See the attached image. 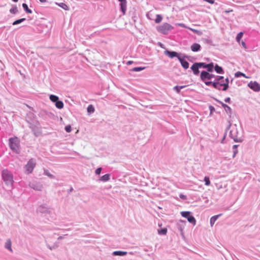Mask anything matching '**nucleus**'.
<instances>
[{"mask_svg":"<svg viewBox=\"0 0 260 260\" xmlns=\"http://www.w3.org/2000/svg\"><path fill=\"white\" fill-rule=\"evenodd\" d=\"M94 111H95V109H94V106L92 105H88V106L87 107V112L88 115H90V114L94 113Z\"/></svg>","mask_w":260,"mask_h":260,"instance_id":"nucleus-24","label":"nucleus"},{"mask_svg":"<svg viewBox=\"0 0 260 260\" xmlns=\"http://www.w3.org/2000/svg\"><path fill=\"white\" fill-rule=\"evenodd\" d=\"M241 45H242V46L245 48L246 49V43L243 42V41H242L241 42Z\"/></svg>","mask_w":260,"mask_h":260,"instance_id":"nucleus-56","label":"nucleus"},{"mask_svg":"<svg viewBox=\"0 0 260 260\" xmlns=\"http://www.w3.org/2000/svg\"><path fill=\"white\" fill-rule=\"evenodd\" d=\"M205 42L207 44H210L212 42L211 40L209 39H205Z\"/></svg>","mask_w":260,"mask_h":260,"instance_id":"nucleus-55","label":"nucleus"},{"mask_svg":"<svg viewBox=\"0 0 260 260\" xmlns=\"http://www.w3.org/2000/svg\"><path fill=\"white\" fill-rule=\"evenodd\" d=\"M178 60L184 69H187L189 68V63L184 58L181 57H178Z\"/></svg>","mask_w":260,"mask_h":260,"instance_id":"nucleus-16","label":"nucleus"},{"mask_svg":"<svg viewBox=\"0 0 260 260\" xmlns=\"http://www.w3.org/2000/svg\"><path fill=\"white\" fill-rule=\"evenodd\" d=\"M174 27L168 23H165L161 25L157 26V30L158 32L164 34L168 35L170 30L173 29Z\"/></svg>","mask_w":260,"mask_h":260,"instance_id":"nucleus-6","label":"nucleus"},{"mask_svg":"<svg viewBox=\"0 0 260 260\" xmlns=\"http://www.w3.org/2000/svg\"><path fill=\"white\" fill-rule=\"evenodd\" d=\"M176 25L178 26H180V27H183V28H187V29H188V28H189V27L187 26L185 24H184L183 23H176Z\"/></svg>","mask_w":260,"mask_h":260,"instance_id":"nucleus-45","label":"nucleus"},{"mask_svg":"<svg viewBox=\"0 0 260 260\" xmlns=\"http://www.w3.org/2000/svg\"><path fill=\"white\" fill-rule=\"evenodd\" d=\"M39 1L41 2V3H45L46 2V0H39Z\"/></svg>","mask_w":260,"mask_h":260,"instance_id":"nucleus-63","label":"nucleus"},{"mask_svg":"<svg viewBox=\"0 0 260 260\" xmlns=\"http://www.w3.org/2000/svg\"><path fill=\"white\" fill-rule=\"evenodd\" d=\"M29 186L35 190L41 191L43 188V185L39 182L33 181L29 183Z\"/></svg>","mask_w":260,"mask_h":260,"instance_id":"nucleus-10","label":"nucleus"},{"mask_svg":"<svg viewBox=\"0 0 260 260\" xmlns=\"http://www.w3.org/2000/svg\"><path fill=\"white\" fill-rule=\"evenodd\" d=\"M230 128L231 129L229 133V137L232 139L235 142H242L243 139L239 136V133L236 125L232 126L231 123H230L226 127V131Z\"/></svg>","mask_w":260,"mask_h":260,"instance_id":"nucleus-3","label":"nucleus"},{"mask_svg":"<svg viewBox=\"0 0 260 260\" xmlns=\"http://www.w3.org/2000/svg\"><path fill=\"white\" fill-rule=\"evenodd\" d=\"M26 121L29 123V127L31 129L34 135L38 137L42 134L40 123L35 117L33 113H30L26 118Z\"/></svg>","mask_w":260,"mask_h":260,"instance_id":"nucleus-1","label":"nucleus"},{"mask_svg":"<svg viewBox=\"0 0 260 260\" xmlns=\"http://www.w3.org/2000/svg\"><path fill=\"white\" fill-rule=\"evenodd\" d=\"M167 233V229L166 228H161L158 230V233L159 235H165Z\"/></svg>","mask_w":260,"mask_h":260,"instance_id":"nucleus-37","label":"nucleus"},{"mask_svg":"<svg viewBox=\"0 0 260 260\" xmlns=\"http://www.w3.org/2000/svg\"><path fill=\"white\" fill-rule=\"evenodd\" d=\"M120 10L124 15L125 14L127 7V2H120Z\"/></svg>","mask_w":260,"mask_h":260,"instance_id":"nucleus-18","label":"nucleus"},{"mask_svg":"<svg viewBox=\"0 0 260 260\" xmlns=\"http://www.w3.org/2000/svg\"><path fill=\"white\" fill-rule=\"evenodd\" d=\"M164 54L166 56H168V57H169L171 58H173L174 57H177V58L178 59V57H181L180 56V54L178 52H177L176 51H170L168 50H166L164 51Z\"/></svg>","mask_w":260,"mask_h":260,"instance_id":"nucleus-12","label":"nucleus"},{"mask_svg":"<svg viewBox=\"0 0 260 260\" xmlns=\"http://www.w3.org/2000/svg\"><path fill=\"white\" fill-rule=\"evenodd\" d=\"M193 74L196 76H198L200 74L199 67L196 62H194L190 68Z\"/></svg>","mask_w":260,"mask_h":260,"instance_id":"nucleus-13","label":"nucleus"},{"mask_svg":"<svg viewBox=\"0 0 260 260\" xmlns=\"http://www.w3.org/2000/svg\"><path fill=\"white\" fill-rule=\"evenodd\" d=\"M223 108H224V110L228 114H231L232 113V109L230 107H229L228 105H223Z\"/></svg>","mask_w":260,"mask_h":260,"instance_id":"nucleus-26","label":"nucleus"},{"mask_svg":"<svg viewBox=\"0 0 260 260\" xmlns=\"http://www.w3.org/2000/svg\"><path fill=\"white\" fill-rule=\"evenodd\" d=\"M22 7L24 10L25 11L26 13L31 14L32 13V11L28 8V6L26 4L23 3L22 4Z\"/></svg>","mask_w":260,"mask_h":260,"instance_id":"nucleus-29","label":"nucleus"},{"mask_svg":"<svg viewBox=\"0 0 260 260\" xmlns=\"http://www.w3.org/2000/svg\"><path fill=\"white\" fill-rule=\"evenodd\" d=\"M73 190V188L71 187L70 189L68 190V192L69 193H70L71 192H72Z\"/></svg>","mask_w":260,"mask_h":260,"instance_id":"nucleus-60","label":"nucleus"},{"mask_svg":"<svg viewBox=\"0 0 260 260\" xmlns=\"http://www.w3.org/2000/svg\"><path fill=\"white\" fill-rule=\"evenodd\" d=\"M215 100H216V101L217 102H218V103H219L220 104H221V105L222 107H223V105H225V104L223 103V102H222L221 101H219V100H216V99Z\"/></svg>","mask_w":260,"mask_h":260,"instance_id":"nucleus-52","label":"nucleus"},{"mask_svg":"<svg viewBox=\"0 0 260 260\" xmlns=\"http://www.w3.org/2000/svg\"><path fill=\"white\" fill-rule=\"evenodd\" d=\"M229 79L228 78L225 79L224 78V80L223 81V83L220 84V85H222L223 87L221 88V90L226 91L229 87Z\"/></svg>","mask_w":260,"mask_h":260,"instance_id":"nucleus-15","label":"nucleus"},{"mask_svg":"<svg viewBox=\"0 0 260 260\" xmlns=\"http://www.w3.org/2000/svg\"><path fill=\"white\" fill-rule=\"evenodd\" d=\"M119 2H127L126 0H118Z\"/></svg>","mask_w":260,"mask_h":260,"instance_id":"nucleus-62","label":"nucleus"},{"mask_svg":"<svg viewBox=\"0 0 260 260\" xmlns=\"http://www.w3.org/2000/svg\"><path fill=\"white\" fill-rule=\"evenodd\" d=\"M204 181L205 182V185L209 186L210 185V181L209 177L205 176L204 177Z\"/></svg>","mask_w":260,"mask_h":260,"instance_id":"nucleus-42","label":"nucleus"},{"mask_svg":"<svg viewBox=\"0 0 260 260\" xmlns=\"http://www.w3.org/2000/svg\"><path fill=\"white\" fill-rule=\"evenodd\" d=\"M36 165V160L34 158L30 159L24 167L26 173L27 174L31 173Z\"/></svg>","mask_w":260,"mask_h":260,"instance_id":"nucleus-8","label":"nucleus"},{"mask_svg":"<svg viewBox=\"0 0 260 260\" xmlns=\"http://www.w3.org/2000/svg\"><path fill=\"white\" fill-rule=\"evenodd\" d=\"M110 174H106L102 176V177H101L99 180L100 181H102V182H107V181H109L110 180Z\"/></svg>","mask_w":260,"mask_h":260,"instance_id":"nucleus-23","label":"nucleus"},{"mask_svg":"<svg viewBox=\"0 0 260 260\" xmlns=\"http://www.w3.org/2000/svg\"><path fill=\"white\" fill-rule=\"evenodd\" d=\"M133 63H134V61H133L129 60V61H128L126 63V64L127 65H130V64H133Z\"/></svg>","mask_w":260,"mask_h":260,"instance_id":"nucleus-57","label":"nucleus"},{"mask_svg":"<svg viewBox=\"0 0 260 260\" xmlns=\"http://www.w3.org/2000/svg\"><path fill=\"white\" fill-rule=\"evenodd\" d=\"M25 20H26V18H22L21 19L16 20L12 23V24L13 25H16L22 23V22L24 21Z\"/></svg>","mask_w":260,"mask_h":260,"instance_id":"nucleus-33","label":"nucleus"},{"mask_svg":"<svg viewBox=\"0 0 260 260\" xmlns=\"http://www.w3.org/2000/svg\"><path fill=\"white\" fill-rule=\"evenodd\" d=\"M126 251H115L112 253L113 256H122L127 254Z\"/></svg>","mask_w":260,"mask_h":260,"instance_id":"nucleus-22","label":"nucleus"},{"mask_svg":"<svg viewBox=\"0 0 260 260\" xmlns=\"http://www.w3.org/2000/svg\"><path fill=\"white\" fill-rule=\"evenodd\" d=\"M46 246L51 250L56 249L58 247L57 243H55L52 246H50L48 244H46Z\"/></svg>","mask_w":260,"mask_h":260,"instance_id":"nucleus-35","label":"nucleus"},{"mask_svg":"<svg viewBox=\"0 0 260 260\" xmlns=\"http://www.w3.org/2000/svg\"><path fill=\"white\" fill-rule=\"evenodd\" d=\"M58 5L65 10H68L69 9V7L63 3L58 4Z\"/></svg>","mask_w":260,"mask_h":260,"instance_id":"nucleus-39","label":"nucleus"},{"mask_svg":"<svg viewBox=\"0 0 260 260\" xmlns=\"http://www.w3.org/2000/svg\"><path fill=\"white\" fill-rule=\"evenodd\" d=\"M248 86L255 92L260 91V84L256 81H250L248 84Z\"/></svg>","mask_w":260,"mask_h":260,"instance_id":"nucleus-11","label":"nucleus"},{"mask_svg":"<svg viewBox=\"0 0 260 260\" xmlns=\"http://www.w3.org/2000/svg\"><path fill=\"white\" fill-rule=\"evenodd\" d=\"M243 35V33L242 32H240L237 34L236 39V41L240 43V41L241 39H242Z\"/></svg>","mask_w":260,"mask_h":260,"instance_id":"nucleus-40","label":"nucleus"},{"mask_svg":"<svg viewBox=\"0 0 260 260\" xmlns=\"http://www.w3.org/2000/svg\"><path fill=\"white\" fill-rule=\"evenodd\" d=\"M222 215V214H219L218 215H214L211 217L210 219V223L211 226H212L214 225L216 220Z\"/></svg>","mask_w":260,"mask_h":260,"instance_id":"nucleus-21","label":"nucleus"},{"mask_svg":"<svg viewBox=\"0 0 260 260\" xmlns=\"http://www.w3.org/2000/svg\"><path fill=\"white\" fill-rule=\"evenodd\" d=\"M210 72H208L205 70L202 71L200 74L201 80L206 84V82H211L210 81H207L208 80H210Z\"/></svg>","mask_w":260,"mask_h":260,"instance_id":"nucleus-9","label":"nucleus"},{"mask_svg":"<svg viewBox=\"0 0 260 260\" xmlns=\"http://www.w3.org/2000/svg\"><path fill=\"white\" fill-rule=\"evenodd\" d=\"M49 98L50 100L54 103H55L58 100H59L58 97L53 94H51L49 96Z\"/></svg>","mask_w":260,"mask_h":260,"instance_id":"nucleus-32","label":"nucleus"},{"mask_svg":"<svg viewBox=\"0 0 260 260\" xmlns=\"http://www.w3.org/2000/svg\"><path fill=\"white\" fill-rule=\"evenodd\" d=\"M102 170V168L101 167L98 168L95 171V174L98 175H100L101 173Z\"/></svg>","mask_w":260,"mask_h":260,"instance_id":"nucleus-46","label":"nucleus"},{"mask_svg":"<svg viewBox=\"0 0 260 260\" xmlns=\"http://www.w3.org/2000/svg\"><path fill=\"white\" fill-rule=\"evenodd\" d=\"M65 130L67 133H70L72 131V127L71 125H68L65 126Z\"/></svg>","mask_w":260,"mask_h":260,"instance_id":"nucleus-47","label":"nucleus"},{"mask_svg":"<svg viewBox=\"0 0 260 260\" xmlns=\"http://www.w3.org/2000/svg\"><path fill=\"white\" fill-rule=\"evenodd\" d=\"M55 104L56 107L59 109L63 108L64 106L63 103L60 100H58Z\"/></svg>","mask_w":260,"mask_h":260,"instance_id":"nucleus-28","label":"nucleus"},{"mask_svg":"<svg viewBox=\"0 0 260 260\" xmlns=\"http://www.w3.org/2000/svg\"><path fill=\"white\" fill-rule=\"evenodd\" d=\"M215 100H216V101L217 102H218V103H219L220 104H221V105L222 107H223V105H225V104L223 103V102H222L221 101H219V100H216V99Z\"/></svg>","mask_w":260,"mask_h":260,"instance_id":"nucleus-53","label":"nucleus"},{"mask_svg":"<svg viewBox=\"0 0 260 260\" xmlns=\"http://www.w3.org/2000/svg\"><path fill=\"white\" fill-rule=\"evenodd\" d=\"M44 175L47 176L50 179H54L55 178V176L51 174L48 170L44 169Z\"/></svg>","mask_w":260,"mask_h":260,"instance_id":"nucleus-30","label":"nucleus"},{"mask_svg":"<svg viewBox=\"0 0 260 260\" xmlns=\"http://www.w3.org/2000/svg\"><path fill=\"white\" fill-rule=\"evenodd\" d=\"M224 102L228 103H231V98L229 97L226 98L224 99Z\"/></svg>","mask_w":260,"mask_h":260,"instance_id":"nucleus-49","label":"nucleus"},{"mask_svg":"<svg viewBox=\"0 0 260 260\" xmlns=\"http://www.w3.org/2000/svg\"><path fill=\"white\" fill-rule=\"evenodd\" d=\"M214 70L218 74H223L224 73L223 68L217 64H215Z\"/></svg>","mask_w":260,"mask_h":260,"instance_id":"nucleus-20","label":"nucleus"},{"mask_svg":"<svg viewBox=\"0 0 260 260\" xmlns=\"http://www.w3.org/2000/svg\"><path fill=\"white\" fill-rule=\"evenodd\" d=\"M188 29L190 30L191 31L193 32L194 34L198 35V36H200L203 35V32L201 30H197V29H194V28H191L189 27L188 28Z\"/></svg>","mask_w":260,"mask_h":260,"instance_id":"nucleus-31","label":"nucleus"},{"mask_svg":"<svg viewBox=\"0 0 260 260\" xmlns=\"http://www.w3.org/2000/svg\"><path fill=\"white\" fill-rule=\"evenodd\" d=\"M215 100H216V101L217 102H218V103H219L220 104H221V105L222 107H223V105H225V104L223 103V102H222L221 101H219V100H216V99Z\"/></svg>","mask_w":260,"mask_h":260,"instance_id":"nucleus-54","label":"nucleus"},{"mask_svg":"<svg viewBox=\"0 0 260 260\" xmlns=\"http://www.w3.org/2000/svg\"><path fill=\"white\" fill-rule=\"evenodd\" d=\"M162 19V17L160 15L157 14L156 16V18L155 19V22L156 23H160Z\"/></svg>","mask_w":260,"mask_h":260,"instance_id":"nucleus-38","label":"nucleus"},{"mask_svg":"<svg viewBox=\"0 0 260 260\" xmlns=\"http://www.w3.org/2000/svg\"><path fill=\"white\" fill-rule=\"evenodd\" d=\"M232 10H230V11H225V13H229L230 12H232Z\"/></svg>","mask_w":260,"mask_h":260,"instance_id":"nucleus-64","label":"nucleus"},{"mask_svg":"<svg viewBox=\"0 0 260 260\" xmlns=\"http://www.w3.org/2000/svg\"><path fill=\"white\" fill-rule=\"evenodd\" d=\"M186 86V85H182V86H179V87L180 89L181 90V89L185 88Z\"/></svg>","mask_w":260,"mask_h":260,"instance_id":"nucleus-61","label":"nucleus"},{"mask_svg":"<svg viewBox=\"0 0 260 260\" xmlns=\"http://www.w3.org/2000/svg\"><path fill=\"white\" fill-rule=\"evenodd\" d=\"M2 177L5 184L12 187L14 183L13 175L8 169H4L2 171Z\"/></svg>","mask_w":260,"mask_h":260,"instance_id":"nucleus-4","label":"nucleus"},{"mask_svg":"<svg viewBox=\"0 0 260 260\" xmlns=\"http://www.w3.org/2000/svg\"><path fill=\"white\" fill-rule=\"evenodd\" d=\"M226 133L224 134V136H223V137L222 138V139L221 140V143H224V140H225V137H226Z\"/></svg>","mask_w":260,"mask_h":260,"instance_id":"nucleus-51","label":"nucleus"},{"mask_svg":"<svg viewBox=\"0 0 260 260\" xmlns=\"http://www.w3.org/2000/svg\"><path fill=\"white\" fill-rule=\"evenodd\" d=\"M37 211L41 213H47L50 212L49 209L44 205L39 206L37 209Z\"/></svg>","mask_w":260,"mask_h":260,"instance_id":"nucleus-14","label":"nucleus"},{"mask_svg":"<svg viewBox=\"0 0 260 260\" xmlns=\"http://www.w3.org/2000/svg\"><path fill=\"white\" fill-rule=\"evenodd\" d=\"M173 90L175 91L177 93L179 94L180 93V89L179 86H175L173 88Z\"/></svg>","mask_w":260,"mask_h":260,"instance_id":"nucleus-44","label":"nucleus"},{"mask_svg":"<svg viewBox=\"0 0 260 260\" xmlns=\"http://www.w3.org/2000/svg\"><path fill=\"white\" fill-rule=\"evenodd\" d=\"M179 197H180V198L181 199H183V200H185V199H186V196H185V195H184V194H180L179 195Z\"/></svg>","mask_w":260,"mask_h":260,"instance_id":"nucleus-50","label":"nucleus"},{"mask_svg":"<svg viewBox=\"0 0 260 260\" xmlns=\"http://www.w3.org/2000/svg\"><path fill=\"white\" fill-rule=\"evenodd\" d=\"M190 48L193 52H198L201 50V46L199 44L194 43L191 45Z\"/></svg>","mask_w":260,"mask_h":260,"instance_id":"nucleus-17","label":"nucleus"},{"mask_svg":"<svg viewBox=\"0 0 260 260\" xmlns=\"http://www.w3.org/2000/svg\"><path fill=\"white\" fill-rule=\"evenodd\" d=\"M235 76L236 77H240L241 76L246 77L245 74H244V73H243L242 72H237V73H236Z\"/></svg>","mask_w":260,"mask_h":260,"instance_id":"nucleus-43","label":"nucleus"},{"mask_svg":"<svg viewBox=\"0 0 260 260\" xmlns=\"http://www.w3.org/2000/svg\"><path fill=\"white\" fill-rule=\"evenodd\" d=\"M67 234L64 235H63V236H59V237L58 238V240H61V239H63V238H64V236H67Z\"/></svg>","mask_w":260,"mask_h":260,"instance_id":"nucleus-59","label":"nucleus"},{"mask_svg":"<svg viewBox=\"0 0 260 260\" xmlns=\"http://www.w3.org/2000/svg\"><path fill=\"white\" fill-rule=\"evenodd\" d=\"M146 67H137L132 68V69H130L129 71L131 72H140L141 71L144 70Z\"/></svg>","mask_w":260,"mask_h":260,"instance_id":"nucleus-27","label":"nucleus"},{"mask_svg":"<svg viewBox=\"0 0 260 260\" xmlns=\"http://www.w3.org/2000/svg\"><path fill=\"white\" fill-rule=\"evenodd\" d=\"M197 63V64L198 65V66L200 68H204V69H206V66L207 64V63H205V62H196Z\"/></svg>","mask_w":260,"mask_h":260,"instance_id":"nucleus-41","label":"nucleus"},{"mask_svg":"<svg viewBox=\"0 0 260 260\" xmlns=\"http://www.w3.org/2000/svg\"><path fill=\"white\" fill-rule=\"evenodd\" d=\"M223 76L217 75L215 77L214 81L206 82V85L207 86L212 85L214 88L218 90H221L222 85H220V84L223 83Z\"/></svg>","mask_w":260,"mask_h":260,"instance_id":"nucleus-5","label":"nucleus"},{"mask_svg":"<svg viewBox=\"0 0 260 260\" xmlns=\"http://www.w3.org/2000/svg\"><path fill=\"white\" fill-rule=\"evenodd\" d=\"M10 12L12 14H17L18 12V10L16 6H13L10 10Z\"/></svg>","mask_w":260,"mask_h":260,"instance_id":"nucleus-36","label":"nucleus"},{"mask_svg":"<svg viewBox=\"0 0 260 260\" xmlns=\"http://www.w3.org/2000/svg\"><path fill=\"white\" fill-rule=\"evenodd\" d=\"M5 247L10 250V251H12V249L11 248V241L10 239H8L5 243Z\"/></svg>","mask_w":260,"mask_h":260,"instance_id":"nucleus-25","label":"nucleus"},{"mask_svg":"<svg viewBox=\"0 0 260 260\" xmlns=\"http://www.w3.org/2000/svg\"><path fill=\"white\" fill-rule=\"evenodd\" d=\"M216 76H215V75H214V74H211V73H210V80H211L212 78H214L215 79V77H216Z\"/></svg>","mask_w":260,"mask_h":260,"instance_id":"nucleus-58","label":"nucleus"},{"mask_svg":"<svg viewBox=\"0 0 260 260\" xmlns=\"http://www.w3.org/2000/svg\"><path fill=\"white\" fill-rule=\"evenodd\" d=\"M238 146H239L238 145H234L233 146V158H234L235 157V156L236 155V154L238 152V150L237 149V148Z\"/></svg>","mask_w":260,"mask_h":260,"instance_id":"nucleus-34","label":"nucleus"},{"mask_svg":"<svg viewBox=\"0 0 260 260\" xmlns=\"http://www.w3.org/2000/svg\"><path fill=\"white\" fill-rule=\"evenodd\" d=\"M209 109L210 112V114H212L214 111H215V108L213 106H209Z\"/></svg>","mask_w":260,"mask_h":260,"instance_id":"nucleus-48","label":"nucleus"},{"mask_svg":"<svg viewBox=\"0 0 260 260\" xmlns=\"http://www.w3.org/2000/svg\"><path fill=\"white\" fill-rule=\"evenodd\" d=\"M214 63L212 62L207 63L206 66V71L208 72L212 73L214 71Z\"/></svg>","mask_w":260,"mask_h":260,"instance_id":"nucleus-19","label":"nucleus"},{"mask_svg":"<svg viewBox=\"0 0 260 260\" xmlns=\"http://www.w3.org/2000/svg\"><path fill=\"white\" fill-rule=\"evenodd\" d=\"M9 146L13 152L17 154L20 153V141L18 137H14L9 138Z\"/></svg>","mask_w":260,"mask_h":260,"instance_id":"nucleus-2","label":"nucleus"},{"mask_svg":"<svg viewBox=\"0 0 260 260\" xmlns=\"http://www.w3.org/2000/svg\"><path fill=\"white\" fill-rule=\"evenodd\" d=\"M182 217L186 218L188 221L193 225L196 224V220L190 211H182L180 213Z\"/></svg>","mask_w":260,"mask_h":260,"instance_id":"nucleus-7","label":"nucleus"}]
</instances>
